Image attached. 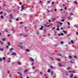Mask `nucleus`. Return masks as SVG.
I'll return each instance as SVG.
<instances>
[{"label":"nucleus","mask_w":78,"mask_h":78,"mask_svg":"<svg viewBox=\"0 0 78 78\" xmlns=\"http://www.w3.org/2000/svg\"><path fill=\"white\" fill-rule=\"evenodd\" d=\"M9 17L10 19H13V16L12 14H10L9 15Z\"/></svg>","instance_id":"f257e3e1"},{"label":"nucleus","mask_w":78,"mask_h":78,"mask_svg":"<svg viewBox=\"0 0 78 78\" xmlns=\"http://www.w3.org/2000/svg\"><path fill=\"white\" fill-rule=\"evenodd\" d=\"M11 55L12 56H16V55H17V54L16 53L13 52Z\"/></svg>","instance_id":"f03ea898"},{"label":"nucleus","mask_w":78,"mask_h":78,"mask_svg":"<svg viewBox=\"0 0 78 78\" xmlns=\"http://www.w3.org/2000/svg\"><path fill=\"white\" fill-rule=\"evenodd\" d=\"M55 20H56V19H55V18H52V22H54Z\"/></svg>","instance_id":"7ed1b4c3"},{"label":"nucleus","mask_w":78,"mask_h":78,"mask_svg":"<svg viewBox=\"0 0 78 78\" xmlns=\"http://www.w3.org/2000/svg\"><path fill=\"white\" fill-rule=\"evenodd\" d=\"M25 51L27 52H30V50H29V49H27L25 50Z\"/></svg>","instance_id":"20e7f679"},{"label":"nucleus","mask_w":78,"mask_h":78,"mask_svg":"<svg viewBox=\"0 0 78 78\" xmlns=\"http://www.w3.org/2000/svg\"><path fill=\"white\" fill-rule=\"evenodd\" d=\"M73 74H71L70 75V78H73Z\"/></svg>","instance_id":"39448f33"},{"label":"nucleus","mask_w":78,"mask_h":78,"mask_svg":"<svg viewBox=\"0 0 78 78\" xmlns=\"http://www.w3.org/2000/svg\"><path fill=\"white\" fill-rule=\"evenodd\" d=\"M17 64L18 65H21V62H18Z\"/></svg>","instance_id":"423d86ee"},{"label":"nucleus","mask_w":78,"mask_h":78,"mask_svg":"<svg viewBox=\"0 0 78 78\" xmlns=\"http://www.w3.org/2000/svg\"><path fill=\"white\" fill-rule=\"evenodd\" d=\"M58 56H62V54H57Z\"/></svg>","instance_id":"0eeeda50"},{"label":"nucleus","mask_w":78,"mask_h":78,"mask_svg":"<svg viewBox=\"0 0 78 78\" xmlns=\"http://www.w3.org/2000/svg\"><path fill=\"white\" fill-rule=\"evenodd\" d=\"M58 65H59V66L60 67H62V65H62V64H61V63H58Z\"/></svg>","instance_id":"6e6552de"},{"label":"nucleus","mask_w":78,"mask_h":78,"mask_svg":"<svg viewBox=\"0 0 78 78\" xmlns=\"http://www.w3.org/2000/svg\"><path fill=\"white\" fill-rule=\"evenodd\" d=\"M50 71H51V70L50 69H49L48 70V73H49V72H50Z\"/></svg>","instance_id":"1a4fd4ad"},{"label":"nucleus","mask_w":78,"mask_h":78,"mask_svg":"<svg viewBox=\"0 0 78 78\" xmlns=\"http://www.w3.org/2000/svg\"><path fill=\"white\" fill-rule=\"evenodd\" d=\"M30 61H31V62H34V59H30Z\"/></svg>","instance_id":"9d476101"},{"label":"nucleus","mask_w":78,"mask_h":78,"mask_svg":"<svg viewBox=\"0 0 78 78\" xmlns=\"http://www.w3.org/2000/svg\"><path fill=\"white\" fill-rule=\"evenodd\" d=\"M7 44L9 46H10L11 45V44L9 42H7Z\"/></svg>","instance_id":"9b49d317"},{"label":"nucleus","mask_w":78,"mask_h":78,"mask_svg":"<svg viewBox=\"0 0 78 78\" xmlns=\"http://www.w3.org/2000/svg\"><path fill=\"white\" fill-rule=\"evenodd\" d=\"M3 60V61H5V59H0V61H2Z\"/></svg>","instance_id":"f8f14e48"},{"label":"nucleus","mask_w":78,"mask_h":78,"mask_svg":"<svg viewBox=\"0 0 78 78\" xmlns=\"http://www.w3.org/2000/svg\"><path fill=\"white\" fill-rule=\"evenodd\" d=\"M66 76H68L69 75V73H68V72H66Z\"/></svg>","instance_id":"ddd939ff"},{"label":"nucleus","mask_w":78,"mask_h":78,"mask_svg":"<svg viewBox=\"0 0 78 78\" xmlns=\"http://www.w3.org/2000/svg\"><path fill=\"white\" fill-rule=\"evenodd\" d=\"M41 28H40V30H42L43 28L44 27V26H41Z\"/></svg>","instance_id":"4468645a"},{"label":"nucleus","mask_w":78,"mask_h":78,"mask_svg":"<svg viewBox=\"0 0 78 78\" xmlns=\"http://www.w3.org/2000/svg\"><path fill=\"white\" fill-rule=\"evenodd\" d=\"M71 43L72 44H74V41H73L72 40L71 41Z\"/></svg>","instance_id":"2eb2a0df"},{"label":"nucleus","mask_w":78,"mask_h":78,"mask_svg":"<svg viewBox=\"0 0 78 78\" xmlns=\"http://www.w3.org/2000/svg\"><path fill=\"white\" fill-rule=\"evenodd\" d=\"M71 69V68L70 66L68 67L67 68V70H70Z\"/></svg>","instance_id":"dca6fc26"},{"label":"nucleus","mask_w":78,"mask_h":78,"mask_svg":"<svg viewBox=\"0 0 78 78\" xmlns=\"http://www.w3.org/2000/svg\"><path fill=\"white\" fill-rule=\"evenodd\" d=\"M44 26H45V27H50V25H48V26H47V25L46 24H44Z\"/></svg>","instance_id":"f3484780"},{"label":"nucleus","mask_w":78,"mask_h":78,"mask_svg":"<svg viewBox=\"0 0 78 78\" xmlns=\"http://www.w3.org/2000/svg\"><path fill=\"white\" fill-rule=\"evenodd\" d=\"M77 27H78V25H76V24H75V25L74 26V27H76L77 28Z\"/></svg>","instance_id":"a211bd4d"},{"label":"nucleus","mask_w":78,"mask_h":78,"mask_svg":"<svg viewBox=\"0 0 78 78\" xmlns=\"http://www.w3.org/2000/svg\"><path fill=\"white\" fill-rule=\"evenodd\" d=\"M0 42H1V45H3V42L2 41H0Z\"/></svg>","instance_id":"6ab92c4d"},{"label":"nucleus","mask_w":78,"mask_h":78,"mask_svg":"<svg viewBox=\"0 0 78 78\" xmlns=\"http://www.w3.org/2000/svg\"><path fill=\"white\" fill-rule=\"evenodd\" d=\"M57 61H61V60L60 59H57Z\"/></svg>","instance_id":"aec40b11"},{"label":"nucleus","mask_w":78,"mask_h":78,"mask_svg":"<svg viewBox=\"0 0 78 78\" xmlns=\"http://www.w3.org/2000/svg\"><path fill=\"white\" fill-rule=\"evenodd\" d=\"M37 35H39V32L38 31H37Z\"/></svg>","instance_id":"412c9836"},{"label":"nucleus","mask_w":78,"mask_h":78,"mask_svg":"<svg viewBox=\"0 0 78 78\" xmlns=\"http://www.w3.org/2000/svg\"><path fill=\"white\" fill-rule=\"evenodd\" d=\"M3 49H3V48H0V50H1V51H4Z\"/></svg>","instance_id":"4be33fe9"},{"label":"nucleus","mask_w":78,"mask_h":78,"mask_svg":"<svg viewBox=\"0 0 78 78\" xmlns=\"http://www.w3.org/2000/svg\"><path fill=\"white\" fill-rule=\"evenodd\" d=\"M74 57L75 58H78V57H77V56H74Z\"/></svg>","instance_id":"5701e85b"},{"label":"nucleus","mask_w":78,"mask_h":78,"mask_svg":"<svg viewBox=\"0 0 78 78\" xmlns=\"http://www.w3.org/2000/svg\"><path fill=\"white\" fill-rule=\"evenodd\" d=\"M9 50H14V49L13 48H12L9 49Z\"/></svg>","instance_id":"b1692460"},{"label":"nucleus","mask_w":78,"mask_h":78,"mask_svg":"<svg viewBox=\"0 0 78 78\" xmlns=\"http://www.w3.org/2000/svg\"><path fill=\"white\" fill-rule=\"evenodd\" d=\"M6 48H7V49H8L9 48V46L8 45L6 46Z\"/></svg>","instance_id":"393cba45"},{"label":"nucleus","mask_w":78,"mask_h":78,"mask_svg":"<svg viewBox=\"0 0 78 78\" xmlns=\"http://www.w3.org/2000/svg\"><path fill=\"white\" fill-rule=\"evenodd\" d=\"M28 72V69H26L24 71V72Z\"/></svg>","instance_id":"a878e982"},{"label":"nucleus","mask_w":78,"mask_h":78,"mask_svg":"<svg viewBox=\"0 0 78 78\" xmlns=\"http://www.w3.org/2000/svg\"><path fill=\"white\" fill-rule=\"evenodd\" d=\"M3 39H2L3 41H5V38H3Z\"/></svg>","instance_id":"bb28decb"},{"label":"nucleus","mask_w":78,"mask_h":78,"mask_svg":"<svg viewBox=\"0 0 78 78\" xmlns=\"http://www.w3.org/2000/svg\"><path fill=\"white\" fill-rule=\"evenodd\" d=\"M63 43H64V42L61 41V45H62V44H63Z\"/></svg>","instance_id":"cd10ccee"},{"label":"nucleus","mask_w":78,"mask_h":78,"mask_svg":"<svg viewBox=\"0 0 78 78\" xmlns=\"http://www.w3.org/2000/svg\"><path fill=\"white\" fill-rule=\"evenodd\" d=\"M69 58H70L71 59H72V57L71 56H69Z\"/></svg>","instance_id":"c85d7f7f"},{"label":"nucleus","mask_w":78,"mask_h":78,"mask_svg":"<svg viewBox=\"0 0 78 78\" xmlns=\"http://www.w3.org/2000/svg\"><path fill=\"white\" fill-rule=\"evenodd\" d=\"M63 32H64V33H67V31H65L64 30H63Z\"/></svg>","instance_id":"c756f323"},{"label":"nucleus","mask_w":78,"mask_h":78,"mask_svg":"<svg viewBox=\"0 0 78 78\" xmlns=\"http://www.w3.org/2000/svg\"><path fill=\"white\" fill-rule=\"evenodd\" d=\"M54 33H55L54 36H56V32H54Z\"/></svg>","instance_id":"7c9ffc66"},{"label":"nucleus","mask_w":78,"mask_h":78,"mask_svg":"<svg viewBox=\"0 0 78 78\" xmlns=\"http://www.w3.org/2000/svg\"><path fill=\"white\" fill-rule=\"evenodd\" d=\"M67 23L69 25H70V23L69 22H67Z\"/></svg>","instance_id":"2f4dec72"},{"label":"nucleus","mask_w":78,"mask_h":78,"mask_svg":"<svg viewBox=\"0 0 78 78\" xmlns=\"http://www.w3.org/2000/svg\"><path fill=\"white\" fill-rule=\"evenodd\" d=\"M22 9H25V8L24 7L22 6Z\"/></svg>","instance_id":"473e14b6"},{"label":"nucleus","mask_w":78,"mask_h":78,"mask_svg":"<svg viewBox=\"0 0 78 78\" xmlns=\"http://www.w3.org/2000/svg\"><path fill=\"white\" fill-rule=\"evenodd\" d=\"M7 73L9 74V73H10V71H8L7 72Z\"/></svg>","instance_id":"72a5a7b5"},{"label":"nucleus","mask_w":78,"mask_h":78,"mask_svg":"<svg viewBox=\"0 0 78 78\" xmlns=\"http://www.w3.org/2000/svg\"><path fill=\"white\" fill-rule=\"evenodd\" d=\"M53 71H52L51 72V75H53Z\"/></svg>","instance_id":"f704fd0d"},{"label":"nucleus","mask_w":78,"mask_h":78,"mask_svg":"<svg viewBox=\"0 0 78 78\" xmlns=\"http://www.w3.org/2000/svg\"><path fill=\"white\" fill-rule=\"evenodd\" d=\"M55 28H56V27H54V28H53L52 29V30H55Z\"/></svg>","instance_id":"c9c22d12"},{"label":"nucleus","mask_w":78,"mask_h":78,"mask_svg":"<svg viewBox=\"0 0 78 78\" xmlns=\"http://www.w3.org/2000/svg\"><path fill=\"white\" fill-rule=\"evenodd\" d=\"M47 35H48V36H50V34H48Z\"/></svg>","instance_id":"e433bc0d"},{"label":"nucleus","mask_w":78,"mask_h":78,"mask_svg":"<svg viewBox=\"0 0 78 78\" xmlns=\"http://www.w3.org/2000/svg\"><path fill=\"white\" fill-rule=\"evenodd\" d=\"M57 31H59V28H58L57 29Z\"/></svg>","instance_id":"4c0bfd02"},{"label":"nucleus","mask_w":78,"mask_h":78,"mask_svg":"<svg viewBox=\"0 0 78 78\" xmlns=\"http://www.w3.org/2000/svg\"><path fill=\"white\" fill-rule=\"evenodd\" d=\"M71 16H72V15H74V14H73L72 13H70Z\"/></svg>","instance_id":"58836bf2"},{"label":"nucleus","mask_w":78,"mask_h":78,"mask_svg":"<svg viewBox=\"0 0 78 78\" xmlns=\"http://www.w3.org/2000/svg\"><path fill=\"white\" fill-rule=\"evenodd\" d=\"M20 47L21 48H23V46H20Z\"/></svg>","instance_id":"ea45409f"},{"label":"nucleus","mask_w":78,"mask_h":78,"mask_svg":"<svg viewBox=\"0 0 78 78\" xmlns=\"http://www.w3.org/2000/svg\"><path fill=\"white\" fill-rule=\"evenodd\" d=\"M20 24H21V25H22V24H23V22H21Z\"/></svg>","instance_id":"a19ab883"},{"label":"nucleus","mask_w":78,"mask_h":78,"mask_svg":"<svg viewBox=\"0 0 78 78\" xmlns=\"http://www.w3.org/2000/svg\"><path fill=\"white\" fill-rule=\"evenodd\" d=\"M64 21H65V20H64V19L62 20V22H64Z\"/></svg>","instance_id":"79ce46f5"},{"label":"nucleus","mask_w":78,"mask_h":78,"mask_svg":"<svg viewBox=\"0 0 78 78\" xmlns=\"http://www.w3.org/2000/svg\"><path fill=\"white\" fill-rule=\"evenodd\" d=\"M74 3H75V4H78V3H77V2H75Z\"/></svg>","instance_id":"37998d69"},{"label":"nucleus","mask_w":78,"mask_h":78,"mask_svg":"<svg viewBox=\"0 0 78 78\" xmlns=\"http://www.w3.org/2000/svg\"><path fill=\"white\" fill-rule=\"evenodd\" d=\"M27 36L28 35H24V37H27Z\"/></svg>","instance_id":"c03bdc74"},{"label":"nucleus","mask_w":78,"mask_h":78,"mask_svg":"<svg viewBox=\"0 0 78 78\" xmlns=\"http://www.w3.org/2000/svg\"><path fill=\"white\" fill-rule=\"evenodd\" d=\"M1 19H3V16H1Z\"/></svg>","instance_id":"a18cd8bd"},{"label":"nucleus","mask_w":78,"mask_h":78,"mask_svg":"<svg viewBox=\"0 0 78 78\" xmlns=\"http://www.w3.org/2000/svg\"><path fill=\"white\" fill-rule=\"evenodd\" d=\"M20 36H22V35H23V34H20Z\"/></svg>","instance_id":"49530a36"},{"label":"nucleus","mask_w":78,"mask_h":78,"mask_svg":"<svg viewBox=\"0 0 78 78\" xmlns=\"http://www.w3.org/2000/svg\"><path fill=\"white\" fill-rule=\"evenodd\" d=\"M58 36H61V34H58Z\"/></svg>","instance_id":"de8ad7c7"},{"label":"nucleus","mask_w":78,"mask_h":78,"mask_svg":"<svg viewBox=\"0 0 78 78\" xmlns=\"http://www.w3.org/2000/svg\"><path fill=\"white\" fill-rule=\"evenodd\" d=\"M60 34L61 35H62V36L64 35V34H63V33H61Z\"/></svg>","instance_id":"09e8293b"},{"label":"nucleus","mask_w":78,"mask_h":78,"mask_svg":"<svg viewBox=\"0 0 78 78\" xmlns=\"http://www.w3.org/2000/svg\"><path fill=\"white\" fill-rule=\"evenodd\" d=\"M40 74H41V75H42V73L41 72L40 73Z\"/></svg>","instance_id":"8fccbe9b"},{"label":"nucleus","mask_w":78,"mask_h":78,"mask_svg":"<svg viewBox=\"0 0 78 78\" xmlns=\"http://www.w3.org/2000/svg\"><path fill=\"white\" fill-rule=\"evenodd\" d=\"M20 76H22V73H20Z\"/></svg>","instance_id":"3c124183"},{"label":"nucleus","mask_w":78,"mask_h":78,"mask_svg":"<svg viewBox=\"0 0 78 78\" xmlns=\"http://www.w3.org/2000/svg\"><path fill=\"white\" fill-rule=\"evenodd\" d=\"M43 37H46V35H43Z\"/></svg>","instance_id":"603ef678"},{"label":"nucleus","mask_w":78,"mask_h":78,"mask_svg":"<svg viewBox=\"0 0 78 78\" xmlns=\"http://www.w3.org/2000/svg\"><path fill=\"white\" fill-rule=\"evenodd\" d=\"M50 67H51V69H53V67L52 66H51Z\"/></svg>","instance_id":"864d4df0"},{"label":"nucleus","mask_w":78,"mask_h":78,"mask_svg":"<svg viewBox=\"0 0 78 78\" xmlns=\"http://www.w3.org/2000/svg\"><path fill=\"white\" fill-rule=\"evenodd\" d=\"M19 19L17 18L16 19V21H18Z\"/></svg>","instance_id":"5fc2aeb1"},{"label":"nucleus","mask_w":78,"mask_h":78,"mask_svg":"<svg viewBox=\"0 0 78 78\" xmlns=\"http://www.w3.org/2000/svg\"><path fill=\"white\" fill-rule=\"evenodd\" d=\"M76 34L77 35H78V32H77V31H76Z\"/></svg>","instance_id":"6e6d98bb"},{"label":"nucleus","mask_w":78,"mask_h":78,"mask_svg":"<svg viewBox=\"0 0 78 78\" xmlns=\"http://www.w3.org/2000/svg\"><path fill=\"white\" fill-rule=\"evenodd\" d=\"M7 55H9V52H7Z\"/></svg>","instance_id":"4d7b16f0"},{"label":"nucleus","mask_w":78,"mask_h":78,"mask_svg":"<svg viewBox=\"0 0 78 78\" xmlns=\"http://www.w3.org/2000/svg\"><path fill=\"white\" fill-rule=\"evenodd\" d=\"M73 62H70V63H71V64H72V63H73Z\"/></svg>","instance_id":"13d9d810"},{"label":"nucleus","mask_w":78,"mask_h":78,"mask_svg":"<svg viewBox=\"0 0 78 78\" xmlns=\"http://www.w3.org/2000/svg\"><path fill=\"white\" fill-rule=\"evenodd\" d=\"M54 2H52V5H54Z\"/></svg>","instance_id":"bf43d9fd"},{"label":"nucleus","mask_w":78,"mask_h":78,"mask_svg":"<svg viewBox=\"0 0 78 78\" xmlns=\"http://www.w3.org/2000/svg\"><path fill=\"white\" fill-rule=\"evenodd\" d=\"M72 72H73V73H75V71H72Z\"/></svg>","instance_id":"052dcab7"},{"label":"nucleus","mask_w":78,"mask_h":78,"mask_svg":"<svg viewBox=\"0 0 78 78\" xmlns=\"http://www.w3.org/2000/svg\"><path fill=\"white\" fill-rule=\"evenodd\" d=\"M22 2H20V5H22Z\"/></svg>","instance_id":"680f3d73"},{"label":"nucleus","mask_w":78,"mask_h":78,"mask_svg":"<svg viewBox=\"0 0 78 78\" xmlns=\"http://www.w3.org/2000/svg\"><path fill=\"white\" fill-rule=\"evenodd\" d=\"M3 12H0V14H3Z\"/></svg>","instance_id":"e2e57ef3"},{"label":"nucleus","mask_w":78,"mask_h":78,"mask_svg":"<svg viewBox=\"0 0 78 78\" xmlns=\"http://www.w3.org/2000/svg\"><path fill=\"white\" fill-rule=\"evenodd\" d=\"M55 77H56V76H55L53 77V78H55Z\"/></svg>","instance_id":"0e129e2a"},{"label":"nucleus","mask_w":78,"mask_h":78,"mask_svg":"<svg viewBox=\"0 0 78 78\" xmlns=\"http://www.w3.org/2000/svg\"><path fill=\"white\" fill-rule=\"evenodd\" d=\"M47 2H48V3H50V1H47Z\"/></svg>","instance_id":"69168bd1"},{"label":"nucleus","mask_w":78,"mask_h":78,"mask_svg":"<svg viewBox=\"0 0 78 78\" xmlns=\"http://www.w3.org/2000/svg\"><path fill=\"white\" fill-rule=\"evenodd\" d=\"M55 11H57V10L56 9H55Z\"/></svg>","instance_id":"338daca9"},{"label":"nucleus","mask_w":78,"mask_h":78,"mask_svg":"<svg viewBox=\"0 0 78 78\" xmlns=\"http://www.w3.org/2000/svg\"><path fill=\"white\" fill-rule=\"evenodd\" d=\"M60 25H62V23H60Z\"/></svg>","instance_id":"774afa93"}]
</instances>
